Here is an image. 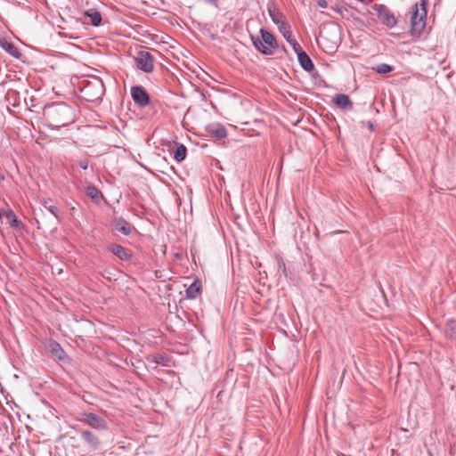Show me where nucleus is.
<instances>
[{"mask_svg": "<svg viewBox=\"0 0 456 456\" xmlns=\"http://www.w3.org/2000/svg\"><path fill=\"white\" fill-rule=\"evenodd\" d=\"M44 121L49 128L58 130L75 121V110L65 102H53L43 110Z\"/></svg>", "mask_w": 456, "mask_h": 456, "instance_id": "1", "label": "nucleus"}, {"mask_svg": "<svg viewBox=\"0 0 456 456\" xmlns=\"http://www.w3.org/2000/svg\"><path fill=\"white\" fill-rule=\"evenodd\" d=\"M80 92L86 101L94 102L102 99L105 94V86L100 77H94L84 81Z\"/></svg>", "mask_w": 456, "mask_h": 456, "instance_id": "2", "label": "nucleus"}, {"mask_svg": "<svg viewBox=\"0 0 456 456\" xmlns=\"http://www.w3.org/2000/svg\"><path fill=\"white\" fill-rule=\"evenodd\" d=\"M259 32L261 37L258 36H250L253 45L265 55L273 54L274 50L278 47L276 38L265 28H261Z\"/></svg>", "mask_w": 456, "mask_h": 456, "instance_id": "3", "label": "nucleus"}, {"mask_svg": "<svg viewBox=\"0 0 456 456\" xmlns=\"http://www.w3.org/2000/svg\"><path fill=\"white\" fill-rule=\"evenodd\" d=\"M427 0L415 4V10L411 18V26L413 34H420L426 26Z\"/></svg>", "mask_w": 456, "mask_h": 456, "instance_id": "4", "label": "nucleus"}, {"mask_svg": "<svg viewBox=\"0 0 456 456\" xmlns=\"http://www.w3.org/2000/svg\"><path fill=\"white\" fill-rule=\"evenodd\" d=\"M136 67L145 73H151L154 69V57L148 51H140L134 57Z\"/></svg>", "mask_w": 456, "mask_h": 456, "instance_id": "5", "label": "nucleus"}, {"mask_svg": "<svg viewBox=\"0 0 456 456\" xmlns=\"http://www.w3.org/2000/svg\"><path fill=\"white\" fill-rule=\"evenodd\" d=\"M373 9L385 26L391 28L396 25V19L394 13L387 5L382 4H375L373 5Z\"/></svg>", "mask_w": 456, "mask_h": 456, "instance_id": "6", "label": "nucleus"}, {"mask_svg": "<svg viewBox=\"0 0 456 456\" xmlns=\"http://www.w3.org/2000/svg\"><path fill=\"white\" fill-rule=\"evenodd\" d=\"M80 421L96 430L102 431L108 428L107 421L101 416L92 412H83Z\"/></svg>", "mask_w": 456, "mask_h": 456, "instance_id": "7", "label": "nucleus"}, {"mask_svg": "<svg viewBox=\"0 0 456 456\" xmlns=\"http://www.w3.org/2000/svg\"><path fill=\"white\" fill-rule=\"evenodd\" d=\"M131 96L134 102L141 108L146 107L150 103V95L142 86H132Z\"/></svg>", "mask_w": 456, "mask_h": 456, "instance_id": "8", "label": "nucleus"}, {"mask_svg": "<svg viewBox=\"0 0 456 456\" xmlns=\"http://www.w3.org/2000/svg\"><path fill=\"white\" fill-rule=\"evenodd\" d=\"M80 436L91 450L95 451L99 449L101 442L94 433L89 430H82Z\"/></svg>", "mask_w": 456, "mask_h": 456, "instance_id": "9", "label": "nucleus"}, {"mask_svg": "<svg viewBox=\"0 0 456 456\" xmlns=\"http://www.w3.org/2000/svg\"><path fill=\"white\" fill-rule=\"evenodd\" d=\"M110 251L122 261H130L132 253L129 249L118 244H111L109 247Z\"/></svg>", "mask_w": 456, "mask_h": 456, "instance_id": "10", "label": "nucleus"}, {"mask_svg": "<svg viewBox=\"0 0 456 456\" xmlns=\"http://www.w3.org/2000/svg\"><path fill=\"white\" fill-rule=\"evenodd\" d=\"M113 225L123 235H129L132 232V225L123 217H114Z\"/></svg>", "mask_w": 456, "mask_h": 456, "instance_id": "11", "label": "nucleus"}, {"mask_svg": "<svg viewBox=\"0 0 456 456\" xmlns=\"http://www.w3.org/2000/svg\"><path fill=\"white\" fill-rule=\"evenodd\" d=\"M208 133L217 140L224 139L227 136L225 127L220 124L210 125L207 128Z\"/></svg>", "mask_w": 456, "mask_h": 456, "instance_id": "12", "label": "nucleus"}, {"mask_svg": "<svg viewBox=\"0 0 456 456\" xmlns=\"http://www.w3.org/2000/svg\"><path fill=\"white\" fill-rule=\"evenodd\" d=\"M297 60L304 70L310 72L314 69V62L305 51L297 53Z\"/></svg>", "mask_w": 456, "mask_h": 456, "instance_id": "13", "label": "nucleus"}, {"mask_svg": "<svg viewBox=\"0 0 456 456\" xmlns=\"http://www.w3.org/2000/svg\"><path fill=\"white\" fill-rule=\"evenodd\" d=\"M333 102L342 109H352L353 102L349 96L345 94H338L334 96Z\"/></svg>", "mask_w": 456, "mask_h": 456, "instance_id": "14", "label": "nucleus"}, {"mask_svg": "<svg viewBox=\"0 0 456 456\" xmlns=\"http://www.w3.org/2000/svg\"><path fill=\"white\" fill-rule=\"evenodd\" d=\"M84 16L90 19L89 23L97 27L102 22V14L95 9H88L84 12Z\"/></svg>", "mask_w": 456, "mask_h": 456, "instance_id": "15", "label": "nucleus"}, {"mask_svg": "<svg viewBox=\"0 0 456 456\" xmlns=\"http://www.w3.org/2000/svg\"><path fill=\"white\" fill-rule=\"evenodd\" d=\"M147 360L155 364H162L163 366H170V358L160 354H151L147 357Z\"/></svg>", "mask_w": 456, "mask_h": 456, "instance_id": "16", "label": "nucleus"}, {"mask_svg": "<svg viewBox=\"0 0 456 456\" xmlns=\"http://www.w3.org/2000/svg\"><path fill=\"white\" fill-rule=\"evenodd\" d=\"M200 293V284L198 281L192 282L186 289V296L191 299L196 298Z\"/></svg>", "mask_w": 456, "mask_h": 456, "instance_id": "17", "label": "nucleus"}, {"mask_svg": "<svg viewBox=\"0 0 456 456\" xmlns=\"http://www.w3.org/2000/svg\"><path fill=\"white\" fill-rule=\"evenodd\" d=\"M444 332L446 337L451 339H456V321L449 320L446 322Z\"/></svg>", "mask_w": 456, "mask_h": 456, "instance_id": "18", "label": "nucleus"}, {"mask_svg": "<svg viewBox=\"0 0 456 456\" xmlns=\"http://www.w3.org/2000/svg\"><path fill=\"white\" fill-rule=\"evenodd\" d=\"M187 149L183 144H176V149L174 152V159L177 162H182L186 158Z\"/></svg>", "mask_w": 456, "mask_h": 456, "instance_id": "19", "label": "nucleus"}, {"mask_svg": "<svg viewBox=\"0 0 456 456\" xmlns=\"http://www.w3.org/2000/svg\"><path fill=\"white\" fill-rule=\"evenodd\" d=\"M50 351L59 360H62L64 358V356H65L64 350L61 348L60 344L57 343V342H52L50 344Z\"/></svg>", "mask_w": 456, "mask_h": 456, "instance_id": "20", "label": "nucleus"}, {"mask_svg": "<svg viewBox=\"0 0 456 456\" xmlns=\"http://www.w3.org/2000/svg\"><path fill=\"white\" fill-rule=\"evenodd\" d=\"M86 193L93 200H98L100 199L101 191L93 184H89L86 188Z\"/></svg>", "mask_w": 456, "mask_h": 456, "instance_id": "21", "label": "nucleus"}, {"mask_svg": "<svg viewBox=\"0 0 456 456\" xmlns=\"http://www.w3.org/2000/svg\"><path fill=\"white\" fill-rule=\"evenodd\" d=\"M278 28H279L280 32L283 35V37L287 40V42L289 41V39L292 38V32L290 30V26L289 25V23L287 21L281 22V24Z\"/></svg>", "mask_w": 456, "mask_h": 456, "instance_id": "22", "label": "nucleus"}, {"mask_svg": "<svg viewBox=\"0 0 456 456\" xmlns=\"http://www.w3.org/2000/svg\"><path fill=\"white\" fill-rule=\"evenodd\" d=\"M269 15L273 22L275 23L278 27L281 24V22H286L283 14L280 12L269 10Z\"/></svg>", "mask_w": 456, "mask_h": 456, "instance_id": "23", "label": "nucleus"}, {"mask_svg": "<svg viewBox=\"0 0 456 456\" xmlns=\"http://www.w3.org/2000/svg\"><path fill=\"white\" fill-rule=\"evenodd\" d=\"M373 69L379 74H387L393 70V68L386 63H380L375 67Z\"/></svg>", "mask_w": 456, "mask_h": 456, "instance_id": "24", "label": "nucleus"}, {"mask_svg": "<svg viewBox=\"0 0 456 456\" xmlns=\"http://www.w3.org/2000/svg\"><path fill=\"white\" fill-rule=\"evenodd\" d=\"M51 200H45L44 207L57 219H60V211L58 208L54 205H48Z\"/></svg>", "mask_w": 456, "mask_h": 456, "instance_id": "25", "label": "nucleus"}, {"mask_svg": "<svg viewBox=\"0 0 456 456\" xmlns=\"http://www.w3.org/2000/svg\"><path fill=\"white\" fill-rule=\"evenodd\" d=\"M4 215H5V217L7 218V220L10 222V224L12 226L19 225V221H18L15 214L11 209L4 211Z\"/></svg>", "mask_w": 456, "mask_h": 456, "instance_id": "26", "label": "nucleus"}, {"mask_svg": "<svg viewBox=\"0 0 456 456\" xmlns=\"http://www.w3.org/2000/svg\"><path fill=\"white\" fill-rule=\"evenodd\" d=\"M3 47L5 49L7 53H9L12 56H18L19 51L18 49L11 43L5 42Z\"/></svg>", "mask_w": 456, "mask_h": 456, "instance_id": "27", "label": "nucleus"}, {"mask_svg": "<svg viewBox=\"0 0 456 456\" xmlns=\"http://www.w3.org/2000/svg\"><path fill=\"white\" fill-rule=\"evenodd\" d=\"M288 43L292 46L293 50L295 51V53L297 54V53L304 52L302 50V47L300 46V45L293 37L289 39Z\"/></svg>", "mask_w": 456, "mask_h": 456, "instance_id": "28", "label": "nucleus"}, {"mask_svg": "<svg viewBox=\"0 0 456 456\" xmlns=\"http://www.w3.org/2000/svg\"><path fill=\"white\" fill-rule=\"evenodd\" d=\"M88 164H89V162H88V160L86 159H80L77 162L78 167H81L84 170L87 169Z\"/></svg>", "mask_w": 456, "mask_h": 456, "instance_id": "29", "label": "nucleus"}, {"mask_svg": "<svg viewBox=\"0 0 456 456\" xmlns=\"http://www.w3.org/2000/svg\"><path fill=\"white\" fill-rule=\"evenodd\" d=\"M317 5L321 8L328 7L327 0H316Z\"/></svg>", "mask_w": 456, "mask_h": 456, "instance_id": "30", "label": "nucleus"}, {"mask_svg": "<svg viewBox=\"0 0 456 456\" xmlns=\"http://www.w3.org/2000/svg\"><path fill=\"white\" fill-rule=\"evenodd\" d=\"M279 269H282V273L286 274V266L284 262L281 261L279 262Z\"/></svg>", "mask_w": 456, "mask_h": 456, "instance_id": "31", "label": "nucleus"}, {"mask_svg": "<svg viewBox=\"0 0 456 456\" xmlns=\"http://www.w3.org/2000/svg\"><path fill=\"white\" fill-rule=\"evenodd\" d=\"M368 128L370 130V131H374V125L372 124V122L370 121H368Z\"/></svg>", "mask_w": 456, "mask_h": 456, "instance_id": "32", "label": "nucleus"}]
</instances>
